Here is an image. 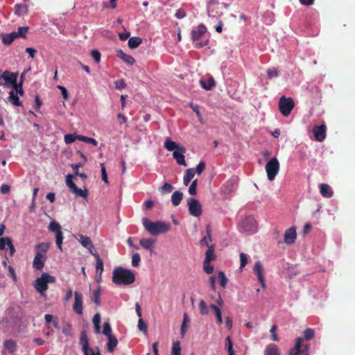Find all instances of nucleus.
I'll return each mask as SVG.
<instances>
[{"instance_id": "obj_1", "label": "nucleus", "mask_w": 355, "mask_h": 355, "mask_svg": "<svg viewBox=\"0 0 355 355\" xmlns=\"http://www.w3.org/2000/svg\"><path fill=\"white\" fill-rule=\"evenodd\" d=\"M135 280V275L130 270L118 266L113 270L112 282L116 285H130Z\"/></svg>"}, {"instance_id": "obj_2", "label": "nucleus", "mask_w": 355, "mask_h": 355, "mask_svg": "<svg viewBox=\"0 0 355 355\" xmlns=\"http://www.w3.org/2000/svg\"><path fill=\"white\" fill-rule=\"evenodd\" d=\"M142 224L145 230L152 236H158L161 234L168 232L171 229V225L168 223L157 220L152 222L147 218L142 219Z\"/></svg>"}, {"instance_id": "obj_3", "label": "nucleus", "mask_w": 355, "mask_h": 355, "mask_svg": "<svg viewBox=\"0 0 355 355\" xmlns=\"http://www.w3.org/2000/svg\"><path fill=\"white\" fill-rule=\"evenodd\" d=\"M206 33L207 28L202 24L198 25L196 28L192 30L191 33V39L196 48L200 49L207 44L208 40L204 39Z\"/></svg>"}, {"instance_id": "obj_4", "label": "nucleus", "mask_w": 355, "mask_h": 355, "mask_svg": "<svg viewBox=\"0 0 355 355\" xmlns=\"http://www.w3.org/2000/svg\"><path fill=\"white\" fill-rule=\"evenodd\" d=\"M55 277L44 272L34 282L33 286L36 291L42 296H44V292L48 289L49 283H54Z\"/></svg>"}, {"instance_id": "obj_5", "label": "nucleus", "mask_w": 355, "mask_h": 355, "mask_svg": "<svg viewBox=\"0 0 355 355\" xmlns=\"http://www.w3.org/2000/svg\"><path fill=\"white\" fill-rule=\"evenodd\" d=\"M239 230L241 232H247L253 234L257 231V225L255 219L252 216L245 217L239 224Z\"/></svg>"}, {"instance_id": "obj_6", "label": "nucleus", "mask_w": 355, "mask_h": 355, "mask_svg": "<svg viewBox=\"0 0 355 355\" xmlns=\"http://www.w3.org/2000/svg\"><path fill=\"white\" fill-rule=\"evenodd\" d=\"M265 168L268 179L272 181L279 173V162L276 157H272L266 163Z\"/></svg>"}, {"instance_id": "obj_7", "label": "nucleus", "mask_w": 355, "mask_h": 355, "mask_svg": "<svg viewBox=\"0 0 355 355\" xmlns=\"http://www.w3.org/2000/svg\"><path fill=\"white\" fill-rule=\"evenodd\" d=\"M48 229L49 231L55 233V243H56L58 249L61 252H62V245L64 236H63V233L61 230L62 228H61L60 225L55 220H52L50 223V224L48 227Z\"/></svg>"}, {"instance_id": "obj_8", "label": "nucleus", "mask_w": 355, "mask_h": 355, "mask_svg": "<svg viewBox=\"0 0 355 355\" xmlns=\"http://www.w3.org/2000/svg\"><path fill=\"white\" fill-rule=\"evenodd\" d=\"M294 107V102L291 98L282 96L279 101V109L284 116H288Z\"/></svg>"}, {"instance_id": "obj_9", "label": "nucleus", "mask_w": 355, "mask_h": 355, "mask_svg": "<svg viewBox=\"0 0 355 355\" xmlns=\"http://www.w3.org/2000/svg\"><path fill=\"white\" fill-rule=\"evenodd\" d=\"M207 14L210 17H218L223 14V8L216 0H209L207 3Z\"/></svg>"}, {"instance_id": "obj_10", "label": "nucleus", "mask_w": 355, "mask_h": 355, "mask_svg": "<svg viewBox=\"0 0 355 355\" xmlns=\"http://www.w3.org/2000/svg\"><path fill=\"white\" fill-rule=\"evenodd\" d=\"M189 211L191 215L198 217L202 214V206L200 202L196 198H189L187 200Z\"/></svg>"}, {"instance_id": "obj_11", "label": "nucleus", "mask_w": 355, "mask_h": 355, "mask_svg": "<svg viewBox=\"0 0 355 355\" xmlns=\"http://www.w3.org/2000/svg\"><path fill=\"white\" fill-rule=\"evenodd\" d=\"M15 73L7 70L3 72L0 70V86L9 87L10 83H15Z\"/></svg>"}, {"instance_id": "obj_12", "label": "nucleus", "mask_w": 355, "mask_h": 355, "mask_svg": "<svg viewBox=\"0 0 355 355\" xmlns=\"http://www.w3.org/2000/svg\"><path fill=\"white\" fill-rule=\"evenodd\" d=\"M83 295L81 293L75 291L74 303L73 304V310L78 315H81L83 313Z\"/></svg>"}, {"instance_id": "obj_13", "label": "nucleus", "mask_w": 355, "mask_h": 355, "mask_svg": "<svg viewBox=\"0 0 355 355\" xmlns=\"http://www.w3.org/2000/svg\"><path fill=\"white\" fill-rule=\"evenodd\" d=\"M164 148L168 151L179 150L182 152H186V148L178 143H176L171 139L170 137H167L164 144Z\"/></svg>"}, {"instance_id": "obj_14", "label": "nucleus", "mask_w": 355, "mask_h": 355, "mask_svg": "<svg viewBox=\"0 0 355 355\" xmlns=\"http://www.w3.org/2000/svg\"><path fill=\"white\" fill-rule=\"evenodd\" d=\"M46 259V256L44 254L37 252L33 261V266L35 269L40 270L44 268V262Z\"/></svg>"}, {"instance_id": "obj_15", "label": "nucleus", "mask_w": 355, "mask_h": 355, "mask_svg": "<svg viewBox=\"0 0 355 355\" xmlns=\"http://www.w3.org/2000/svg\"><path fill=\"white\" fill-rule=\"evenodd\" d=\"M297 238L296 229L294 227H291L287 229L284 234V241L286 244L293 243Z\"/></svg>"}, {"instance_id": "obj_16", "label": "nucleus", "mask_w": 355, "mask_h": 355, "mask_svg": "<svg viewBox=\"0 0 355 355\" xmlns=\"http://www.w3.org/2000/svg\"><path fill=\"white\" fill-rule=\"evenodd\" d=\"M253 271L254 274L257 275L259 282H260L261 286L263 288L266 287V283L263 277V268L261 263L260 261H257L254 264Z\"/></svg>"}, {"instance_id": "obj_17", "label": "nucleus", "mask_w": 355, "mask_h": 355, "mask_svg": "<svg viewBox=\"0 0 355 355\" xmlns=\"http://www.w3.org/2000/svg\"><path fill=\"white\" fill-rule=\"evenodd\" d=\"M313 133L315 139L318 141H322L326 137L325 125H316L313 128Z\"/></svg>"}, {"instance_id": "obj_18", "label": "nucleus", "mask_w": 355, "mask_h": 355, "mask_svg": "<svg viewBox=\"0 0 355 355\" xmlns=\"http://www.w3.org/2000/svg\"><path fill=\"white\" fill-rule=\"evenodd\" d=\"M17 75L18 74L17 73H15V83H10V86H12L14 88V89L15 90V93L17 94V95L19 94L20 96H23L24 91L22 89V83L24 73L21 74V81L19 83H17Z\"/></svg>"}, {"instance_id": "obj_19", "label": "nucleus", "mask_w": 355, "mask_h": 355, "mask_svg": "<svg viewBox=\"0 0 355 355\" xmlns=\"http://www.w3.org/2000/svg\"><path fill=\"white\" fill-rule=\"evenodd\" d=\"M80 344L82 345V350L84 353V355H88V352L91 351V348L89 347L87 334L84 331L81 332L80 334Z\"/></svg>"}, {"instance_id": "obj_20", "label": "nucleus", "mask_w": 355, "mask_h": 355, "mask_svg": "<svg viewBox=\"0 0 355 355\" xmlns=\"http://www.w3.org/2000/svg\"><path fill=\"white\" fill-rule=\"evenodd\" d=\"M116 55L128 65L132 66L135 62L132 55L125 53L122 50H118Z\"/></svg>"}, {"instance_id": "obj_21", "label": "nucleus", "mask_w": 355, "mask_h": 355, "mask_svg": "<svg viewBox=\"0 0 355 355\" xmlns=\"http://www.w3.org/2000/svg\"><path fill=\"white\" fill-rule=\"evenodd\" d=\"M6 245L10 248V254H12L15 250L11 239L8 237L0 238V250H4Z\"/></svg>"}, {"instance_id": "obj_22", "label": "nucleus", "mask_w": 355, "mask_h": 355, "mask_svg": "<svg viewBox=\"0 0 355 355\" xmlns=\"http://www.w3.org/2000/svg\"><path fill=\"white\" fill-rule=\"evenodd\" d=\"M320 192L321 195L324 198H331L334 195V191L327 184H320Z\"/></svg>"}, {"instance_id": "obj_23", "label": "nucleus", "mask_w": 355, "mask_h": 355, "mask_svg": "<svg viewBox=\"0 0 355 355\" xmlns=\"http://www.w3.org/2000/svg\"><path fill=\"white\" fill-rule=\"evenodd\" d=\"M200 84L205 89L210 90L215 85V81L214 78L210 76L207 78H201Z\"/></svg>"}, {"instance_id": "obj_24", "label": "nucleus", "mask_w": 355, "mask_h": 355, "mask_svg": "<svg viewBox=\"0 0 355 355\" xmlns=\"http://www.w3.org/2000/svg\"><path fill=\"white\" fill-rule=\"evenodd\" d=\"M206 234L207 235L200 239V245L201 246H207L209 248V246L211 245L209 244V242L211 241V229L210 225L206 227Z\"/></svg>"}, {"instance_id": "obj_25", "label": "nucleus", "mask_w": 355, "mask_h": 355, "mask_svg": "<svg viewBox=\"0 0 355 355\" xmlns=\"http://www.w3.org/2000/svg\"><path fill=\"white\" fill-rule=\"evenodd\" d=\"M186 152H182L179 150H175L173 153V157L176 160L177 163L182 166H187V163L184 159V153Z\"/></svg>"}, {"instance_id": "obj_26", "label": "nucleus", "mask_w": 355, "mask_h": 355, "mask_svg": "<svg viewBox=\"0 0 355 355\" xmlns=\"http://www.w3.org/2000/svg\"><path fill=\"white\" fill-rule=\"evenodd\" d=\"M210 309L213 311L214 315L216 318V322L218 324H221L223 323L222 318V313L219 307H218L216 304H211L209 306Z\"/></svg>"}, {"instance_id": "obj_27", "label": "nucleus", "mask_w": 355, "mask_h": 355, "mask_svg": "<svg viewBox=\"0 0 355 355\" xmlns=\"http://www.w3.org/2000/svg\"><path fill=\"white\" fill-rule=\"evenodd\" d=\"M16 38L17 37L15 32L4 34L2 36V42L5 45H10Z\"/></svg>"}, {"instance_id": "obj_28", "label": "nucleus", "mask_w": 355, "mask_h": 355, "mask_svg": "<svg viewBox=\"0 0 355 355\" xmlns=\"http://www.w3.org/2000/svg\"><path fill=\"white\" fill-rule=\"evenodd\" d=\"M195 175V168H188L185 171L183 178V182L185 186H187Z\"/></svg>"}, {"instance_id": "obj_29", "label": "nucleus", "mask_w": 355, "mask_h": 355, "mask_svg": "<svg viewBox=\"0 0 355 355\" xmlns=\"http://www.w3.org/2000/svg\"><path fill=\"white\" fill-rule=\"evenodd\" d=\"M302 340L303 338L300 337L296 339L295 347L290 350L289 355H299L300 353H302L301 343Z\"/></svg>"}, {"instance_id": "obj_30", "label": "nucleus", "mask_w": 355, "mask_h": 355, "mask_svg": "<svg viewBox=\"0 0 355 355\" xmlns=\"http://www.w3.org/2000/svg\"><path fill=\"white\" fill-rule=\"evenodd\" d=\"M214 249L215 245L214 244H211L210 246H209V248L205 252V259L204 261L211 262V261L215 259L216 256L214 254Z\"/></svg>"}, {"instance_id": "obj_31", "label": "nucleus", "mask_w": 355, "mask_h": 355, "mask_svg": "<svg viewBox=\"0 0 355 355\" xmlns=\"http://www.w3.org/2000/svg\"><path fill=\"white\" fill-rule=\"evenodd\" d=\"M77 239L78 242L85 248L88 247L91 248L92 244H93L90 238L83 234H79Z\"/></svg>"}, {"instance_id": "obj_32", "label": "nucleus", "mask_w": 355, "mask_h": 355, "mask_svg": "<svg viewBox=\"0 0 355 355\" xmlns=\"http://www.w3.org/2000/svg\"><path fill=\"white\" fill-rule=\"evenodd\" d=\"M28 12V7L25 4H16L15 6V14L18 16H24Z\"/></svg>"}, {"instance_id": "obj_33", "label": "nucleus", "mask_w": 355, "mask_h": 355, "mask_svg": "<svg viewBox=\"0 0 355 355\" xmlns=\"http://www.w3.org/2000/svg\"><path fill=\"white\" fill-rule=\"evenodd\" d=\"M107 338H108V342H107V351L110 353H112V352H114L115 347H116V345L118 344V340L113 336H110Z\"/></svg>"}, {"instance_id": "obj_34", "label": "nucleus", "mask_w": 355, "mask_h": 355, "mask_svg": "<svg viewBox=\"0 0 355 355\" xmlns=\"http://www.w3.org/2000/svg\"><path fill=\"white\" fill-rule=\"evenodd\" d=\"M183 194L181 191H176L171 196V202L174 206L180 205L182 200Z\"/></svg>"}, {"instance_id": "obj_35", "label": "nucleus", "mask_w": 355, "mask_h": 355, "mask_svg": "<svg viewBox=\"0 0 355 355\" xmlns=\"http://www.w3.org/2000/svg\"><path fill=\"white\" fill-rule=\"evenodd\" d=\"M264 355H279V349L274 344H270L266 347Z\"/></svg>"}, {"instance_id": "obj_36", "label": "nucleus", "mask_w": 355, "mask_h": 355, "mask_svg": "<svg viewBox=\"0 0 355 355\" xmlns=\"http://www.w3.org/2000/svg\"><path fill=\"white\" fill-rule=\"evenodd\" d=\"M142 42V40L139 37H132L128 40L129 48L133 49L138 47Z\"/></svg>"}, {"instance_id": "obj_37", "label": "nucleus", "mask_w": 355, "mask_h": 355, "mask_svg": "<svg viewBox=\"0 0 355 355\" xmlns=\"http://www.w3.org/2000/svg\"><path fill=\"white\" fill-rule=\"evenodd\" d=\"M155 241L152 239H142L140 240L141 245L146 250H153Z\"/></svg>"}, {"instance_id": "obj_38", "label": "nucleus", "mask_w": 355, "mask_h": 355, "mask_svg": "<svg viewBox=\"0 0 355 355\" xmlns=\"http://www.w3.org/2000/svg\"><path fill=\"white\" fill-rule=\"evenodd\" d=\"M8 101L15 106H20L21 105L19 98L14 91H10L9 92Z\"/></svg>"}, {"instance_id": "obj_39", "label": "nucleus", "mask_w": 355, "mask_h": 355, "mask_svg": "<svg viewBox=\"0 0 355 355\" xmlns=\"http://www.w3.org/2000/svg\"><path fill=\"white\" fill-rule=\"evenodd\" d=\"M79 137H80V135L76 134H67L64 135V140L66 144H70L76 140H78Z\"/></svg>"}, {"instance_id": "obj_40", "label": "nucleus", "mask_w": 355, "mask_h": 355, "mask_svg": "<svg viewBox=\"0 0 355 355\" xmlns=\"http://www.w3.org/2000/svg\"><path fill=\"white\" fill-rule=\"evenodd\" d=\"M174 187L169 183H164L162 187L159 188V191L162 194H166L172 192Z\"/></svg>"}, {"instance_id": "obj_41", "label": "nucleus", "mask_w": 355, "mask_h": 355, "mask_svg": "<svg viewBox=\"0 0 355 355\" xmlns=\"http://www.w3.org/2000/svg\"><path fill=\"white\" fill-rule=\"evenodd\" d=\"M199 309H200V313L202 315H207L209 313V309L208 306L203 300H200L199 302Z\"/></svg>"}, {"instance_id": "obj_42", "label": "nucleus", "mask_w": 355, "mask_h": 355, "mask_svg": "<svg viewBox=\"0 0 355 355\" xmlns=\"http://www.w3.org/2000/svg\"><path fill=\"white\" fill-rule=\"evenodd\" d=\"M92 295H93L92 300L97 306H99L101 304V302H100V297L101 295V288L98 287L96 290L94 291L92 293Z\"/></svg>"}, {"instance_id": "obj_43", "label": "nucleus", "mask_w": 355, "mask_h": 355, "mask_svg": "<svg viewBox=\"0 0 355 355\" xmlns=\"http://www.w3.org/2000/svg\"><path fill=\"white\" fill-rule=\"evenodd\" d=\"M189 322V316L187 313H184V318H183V322H182V324L181 325V329H180V333H181V335L182 336H184L186 331H187V324Z\"/></svg>"}, {"instance_id": "obj_44", "label": "nucleus", "mask_w": 355, "mask_h": 355, "mask_svg": "<svg viewBox=\"0 0 355 355\" xmlns=\"http://www.w3.org/2000/svg\"><path fill=\"white\" fill-rule=\"evenodd\" d=\"M240 257V268L242 269L245 267V266L248 263L249 260V256L244 252H241L239 254Z\"/></svg>"}, {"instance_id": "obj_45", "label": "nucleus", "mask_w": 355, "mask_h": 355, "mask_svg": "<svg viewBox=\"0 0 355 355\" xmlns=\"http://www.w3.org/2000/svg\"><path fill=\"white\" fill-rule=\"evenodd\" d=\"M73 193L76 194V196H80L84 198H86L87 197V189H82L80 188H78L77 187L72 191Z\"/></svg>"}, {"instance_id": "obj_46", "label": "nucleus", "mask_w": 355, "mask_h": 355, "mask_svg": "<svg viewBox=\"0 0 355 355\" xmlns=\"http://www.w3.org/2000/svg\"><path fill=\"white\" fill-rule=\"evenodd\" d=\"M78 140L84 141L87 144H91L94 145V146H96L98 145V142L96 139L90 137H87L86 136L80 135V137H78Z\"/></svg>"}, {"instance_id": "obj_47", "label": "nucleus", "mask_w": 355, "mask_h": 355, "mask_svg": "<svg viewBox=\"0 0 355 355\" xmlns=\"http://www.w3.org/2000/svg\"><path fill=\"white\" fill-rule=\"evenodd\" d=\"M62 331L67 336H72L73 331L71 324L69 323H66L64 325Z\"/></svg>"}, {"instance_id": "obj_48", "label": "nucleus", "mask_w": 355, "mask_h": 355, "mask_svg": "<svg viewBox=\"0 0 355 355\" xmlns=\"http://www.w3.org/2000/svg\"><path fill=\"white\" fill-rule=\"evenodd\" d=\"M96 260V273H103L104 270L103 260L100 257H97Z\"/></svg>"}, {"instance_id": "obj_49", "label": "nucleus", "mask_w": 355, "mask_h": 355, "mask_svg": "<svg viewBox=\"0 0 355 355\" xmlns=\"http://www.w3.org/2000/svg\"><path fill=\"white\" fill-rule=\"evenodd\" d=\"M73 178V175L71 174H68L66 176V184L69 187L71 191L77 187L75 184V183L72 181Z\"/></svg>"}, {"instance_id": "obj_50", "label": "nucleus", "mask_w": 355, "mask_h": 355, "mask_svg": "<svg viewBox=\"0 0 355 355\" xmlns=\"http://www.w3.org/2000/svg\"><path fill=\"white\" fill-rule=\"evenodd\" d=\"M4 346L10 352H13L16 347L15 343L11 340H5Z\"/></svg>"}, {"instance_id": "obj_51", "label": "nucleus", "mask_w": 355, "mask_h": 355, "mask_svg": "<svg viewBox=\"0 0 355 355\" xmlns=\"http://www.w3.org/2000/svg\"><path fill=\"white\" fill-rule=\"evenodd\" d=\"M267 77L269 79L279 76V71L276 68H270L267 69Z\"/></svg>"}, {"instance_id": "obj_52", "label": "nucleus", "mask_w": 355, "mask_h": 355, "mask_svg": "<svg viewBox=\"0 0 355 355\" xmlns=\"http://www.w3.org/2000/svg\"><path fill=\"white\" fill-rule=\"evenodd\" d=\"M37 250H39L41 253L44 254L46 252L48 249L49 248V243H40L37 244L35 247Z\"/></svg>"}, {"instance_id": "obj_53", "label": "nucleus", "mask_w": 355, "mask_h": 355, "mask_svg": "<svg viewBox=\"0 0 355 355\" xmlns=\"http://www.w3.org/2000/svg\"><path fill=\"white\" fill-rule=\"evenodd\" d=\"M111 333H112V329H111V326H110V323L105 322L103 324V327L102 334H104L105 336L109 337L110 336H112L111 334Z\"/></svg>"}, {"instance_id": "obj_54", "label": "nucleus", "mask_w": 355, "mask_h": 355, "mask_svg": "<svg viewBox=\"0 0 355 355\" xmlns=\"http://www.w3.org/2000/svg\"><path fill=\"white\" fill-rule=\"evenodd\" d=\"M314 330L313 329L309 328L304 331V338H302L309 340L313 338L314 337Z\"/></svg>"}, {"instance_id": "obj_55", "label": "nucleus", "mask_w": 355, "mask_h": 355, "mask_svg": "<svg viewBox=\"0 0 355 355\" xmlns=\"http://www.w3.org/2000/svg\"><path fill=\"white\" fill-rule=\"evenodd\" d=\"M219 284L221 286L225 287L227 283V279L225 273L222 271L218 272Z\"/></svg>"}, {"instance_id": "obj_56", "label": "nucleus", "mask_w": 355, "mask_h": 355, "mask_svg": "<svg viewBox=\"0 0 355 355\" xmlns=\"http://www.w3.org/2000/svg\"><path fill=\"white\" fill-rule=\"evenodd\" d=\"M181 347L178 341L174 343L172 346V354L180 355Z\"/></svg>"}, {"instance_id": "obj_57", "label": "nucleus", "mask_w": 355, "mask_h": 355, "mask_svg": "<svg viewBox=\"0 0 355 355\" xmlns=\"http://www.w3.org/2000/svg\"><path fill=\"white\" fill-rule=\"evenodd\" d=\"M140 260L141 259L139 253L133 254L131 261L132 266L133 267H137L139 264Z\"/></svg>"}, {"instance_id": "obj_58", "label": "nucleus", "mask_w": 355, "mask_h": 355, "mask_svg": "<svg viewBox=\"0 0 355 355\" xmlns=\"http://www.w3.org/2000/svg\"><path fill=\"white\" fill-rule=\"evenodd\" d=\"M27 31H28L27 27L20 26L18 28V30L17 32H15V33L17 34V37H25L26 33H27Z\"/></svg>"}, {"instance_id": "obj_59", "label": "nucleus", "mask_w": 355, "mask_h": 355, "mask_svg": "<svg viewBox=\"0 0 355 355\" xmlns=\"http://www.w3.org/2000/svg\"><path fill=\"white\" fill-rule=\"evenodd\" d=\"M197 184H198V180L196 179L194 180L191 185L189 186V194L193 196V195H196V187H197Z\"/></svg>"}, {"instance_id": "obj_60", "label": "nucleus", "mask_w": 355, "mask_h": 355, "mask_svg": "<svg viewBox=\"0 0 355 355\" xmlns=\"http://www.w3.org/2000/svg\"><path fill=\"white\" fill-rule=\"evenodd\" d=\"M203 269L207 274H211L214 271V267L210 264V262H203Z\"/></svg>"}, {"instance_id": "obj_61", "label": "nucleus", "mask_w": 355, "mask_h": 355, "mask_svg": "<svg viewBox=\"0 0 355 355\" xmlns=\"http://www.w3.org/2000/svg\"><path fill=\"white\" fill-rule=\"evenodd\" d=\"M235 185L233 180L227 181L225 184V191L230 193L234 189Z\"/></svg>"}, {"instance_id": "obj_62", "label": "nucleus", "mask_w": 355, "mask_h": 355, "mask_svg": "<svg viewBox=\"0 0 355 355\" xmlns=\"http://www.w3.org/2000/svg\"><path fill=\"white\" fill-rule=\"evenodd\" d=\"M91 55L96 63L100 62L101 58V55L98 51L92 50L91 51Z\"/></svg>"}, {"instance_id": "obj_63", "label": "nucleus", "mask_w": 355, "mask_h": 355, "mask_svg": "<svg viewBox=\"0 0 355 355\" xmlns=\"http://www.w3.org/2000/svg\"><path fill=\"white\" fill-rule=\"evenodd\" d=\"M138 329L143 331L145 334H147V325L141 318H139L138 321Z\"/></svg>"}, {"instance_id": "obj_64", "label": "nucleus", "mask_w": 355, "mask_h": 355, "mask_svg": "<svg viewBox=\"0 0 355 355\" xmlns=\"http://www.w3.org/2000/svg\"><path fill=\"white\" fill-rule=\"evenodd\" d=\"M205 168V163L202 161L200 162L195 169V173L200 175Z\"/></svg>"}]
</instances>
